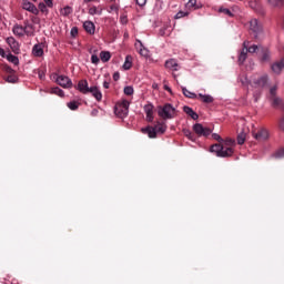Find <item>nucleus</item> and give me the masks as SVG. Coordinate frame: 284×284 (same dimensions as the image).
Wrapping results in <instances>:
<instances>
[{
	"mask_svg": "<svg viewBox=\"0 0 284 284\" xmlns=\"http://www.w3.org/2000/svg\"><path fill=\"white\" fill-rule=\"evenodd\" d=\"M210 152H213L221 159H227L234 154V149L225 148L223 144H213L210 149Z\"/></svg>",
	"mask_w": 284,
	"mask_h": 284,
	"instance_id": "nucleus-1",
	"label": "nucleus"
},
{
	"mask_svg": "<svg viewBox=\"0 0 284 284\" xmlns=\"http://www.w3.org/2000/svg\"><path fill=\"white\" fill-rule=\"evenodd\" d=\"M130 112V102L126 100L121 103L115 104L114 114L119 116V119H125Z\"/></svg>",
	"mask_w": 284,
	"mask_h": 284,
	"instance_id": "nucleus-2",
	"label": "nucleus"
},
{
	"mask_svg": "<svg viewBox=\"0 0 284 284\" xmlns=\"http://www.w3.org/2000/svg\"><path fill=\"white\" fill-rule=\"evenodd\" d=\"M175 112H176V109H174L172 104H165L163 106H160L158 110L159 116H161L164 120L174 119Z\"/></svg>",
	"mask_w": 284,
	"mask_h": 284,
	"instance_id": "nucleus-3",
	"label": "nucleus"
},
{
	"mask_svg": "<svg viewBox=\"0 0 284 284\" xmlns=\"http://www.w3.org/2000/svg\"><path fill=\"white\" fill-rule=\"evenodd\" d=\"M29 28H32V26H30V23L26 22L24 27L21 24H14L12 28V32L16 37H32V33L30 31H28Z\"/></svg>",
	"mask_w": 284,
	"mask_h": 284,
	"instance_id": "nucleus-4",
	"label": "nucleus"
},
{
	"mask_svg": "<svg viewBox=\"0 0 284 284\" xmlns=\"http://www.w3.org/2000/svg\"><path fill=\"white\" fill-rule=\"evenodd\" d=\"M250 30L253 32L254 38L258 39L261 32H263V26L258 22L257 19H252L250 21Z\"/></svg>",
	"mask_w": 284,
	"mask_h": 284,
	"instance_id": "nucleus-5",
	"label": "nucleus"
},
{
	"mask_svg": "<svg viewBox=\"0 0 284 284\" xmlns=\"http://www.w3.org/2000/svg\"><path fill=\"white\" fill-rule=\"evenodd\" d=\"M268 81H270V78L267 77V74H264L253 81L252 88H254L255 90L256 89L263 90V88L267 85Z\"/></svg>",
	"mask_w": 284,
	"mask_h": 284,
	"instance_id": "nucleus-6",
	"label": "nucleus"
},
{
	"mask_svg": "<svg viewBox=\"0 0 284 284\" xmlns=\"http://www.w3.org/2000/svg\"><path fill=\"white\" fill-rule=\"evenodd\" d=\"M193 131L195 132V134H197V136H210V134H212L210 128H204L201 123L194 124Z\"/></svg>",
	"mask_w": 284,
	"mask_h": 284,
	"instance_id": "nucleus-7",
	"label": "nucleus"
},
{
	"mask_svg": "<svg viewBox=\"0 0 284 284\" xmlns=\"http://www.w3.org/2000/svg\"><path fill=\"white\" fill-rule=\"evenodd\" d=\"M7 43L14 54L21 53V44H19V41L14 37L7 38Z\"/></svg>",
	"mask_w": 284,
	"mask_h": 284,
	"instance_id": "nucleus-8",
	"label": "nucleus"
},
{
	"mask_svg": "<svg viewBox=\"0 0 284 284\" xmlns=\"http://www.w3.org/2000/svg\"><path fill=\"white\" fill-rule=\"evenodd\" d=\"M55 81L58 85H61V88H64L67 90H70V88H72V80L68 75H58Z\"/></svg>",
	"mask_w": 284,
	"mask_h": 284,
	"instance_id": "nucleus-9",
	"label": "nucleus"
},
{
	"mask_svg": "<svg viewBox=\"0 0 284 284\" xmlns=\"http://www.w3.org/2000/svg\"><path fill=\"white\" fill-rule=\"evenodd\" d=\"M256 141H267L270 139V131L266 129H261L257 133H253Z\"/></svg>",
	"mask_w": 284,
	"mask_h": 284,
	"instance_id": "nucleus-10",
	"label": "nucleus"
},
{
	"mask_svg": "<svg viewBox=\"0 0 284 284\" xmlns=\"http://www.w3.org/2000/svg\"><path fill=\"white\" fill-rule=\"evenodd\" d=\"M22 8L23 10H27L28 12H31L32 14H39V10L37 9V6L34 3L24 0L22 1Z\"/></svg>",
	"mask_w": 284,
	"mask_h": 284,
	"instance_id": "nucleus-11",
	"label": "nucleus"
},
{
	"mask_svg": "<svg viewBox=\"0 0 284 284\" xmlns=\"http://www.w3.org/2000/svg\"><path fill=\"white\" fill-rule=\"evenodd\" d=\"M144 112L146 114V121H149V123H152V121H154V105H152L151 103L144 105Z\"/></svg>",
	"mask_w": 284,
	"mask_h": 284,
	"instance_id": "nucleus-12",
	"label": "nucleus"
},
{
	"mask_svg": "<svg viewBox=\"0 0 284 284\" xmlns=\"http://www.w3.org/2000/svg\"><path fill=\"white\" fill-rule=\"evenodd\" d=\"M165 68L168 70H172V72H179L181 67L179 65V62H176L175 59H170L165 61Z\"/></svg>",
	"mask_w": 284,
	"mask_h": 284,
	"instance_id": "nucleus-13",
	"label": "nucleus"
},
{
	"mask_svg": "<svg viewBox=\"0 0 284 284\" xmlns=\"http://www.w3.org/2000/svg\"><path fill=\"white\" fill-rule=\"evenodd\" d=\"M77 90H79V92L82 94H89L90 87L88 85V80H80L78 82Z\"/></svg>",
	"mask_w": 284,
	"mask_h": 284,
	"instance_id": "nucleus-14",
	"label": "nucleus"
},
{
	"mask_svg": "<svg viewBox=\"0 0 284 284\" xmlns=\"http://www.w3.org/2000/svg\"><path fill=\"white\" fill-rule=\"evenodd\" d=\"M247 45H250V42L244 41L243 49L239 55V63H245V61L247 60Z\"/></svg>",
	"mask_w": 284,
	"mask_h": 284,
	"instance_id": "nucleus-15",
	"label": "nucleus"
},
{
	"mask_svg": "<svg viewBox=\"0 0 284 284\" xmlns=\"http://www.w3.org/2000/svg\"><path fill=\"white\" fill-rule=\"evenodd\" d=\"M271 68L274 74H281L284 70V58L281 61L274 62Z\"/></svg>",
	"mask_w": 284,
	"mask_h": 284,
	"instance_id": "nucleus-16",
	"label": "nucleus"
},
{
	"mask_svg": "<svg viewBox=\"0 0 284 284\" xmlns=\"http://www.w3.org/2000/svg\"><path fill=\"white\" fill-rule=\"evenodd\" d=\"M89 94H92L95 100L101 101L103 99V93H101V90L98 89L97 85L90 87Z\"/></svg>",
	"mask_w": 284,
	"mask_h": 284,
	"instance_id": "nucleus-17",
	"label": "nucleus"
},
{
	"mask_svg": "<svg viewBox=\"0 0 284 284\" xmlns=\"http://www.w3.org/2000/svg\"><path fill=\"white\" fill-rule=\"evenodd\" d=\"M143 134H148L149 139H156V129L154 126H146L142 129Z\"/></svg>",
	"mask_w": 284,
	"mask_h": 284,
	"instance_id": "nucleus-18",
	"label": "nucleus"
},
{
	"mask_svg": "<svg viewBox=\"0 0 284 284\" xmlns=\"http://www.w3.org/2000/svg\"><path fill=\"white\" fill-rule=\"evenodd\" d=\"M183 112H185V114L191 116V119H193V121H197L199 113L194 112V110L192 108L185 105V106H183Z\"/></svg>",
	"mask_w": 284,
	"mask_h": 284,
	"instance_id": "nucleus-19",
	"label": "nucleus"
},
{
	"mask_svg": "<svg viewBox=\"0 0 284 284\" xmlns=\"http://www.w3.org/2000/svg\"><path fill=\"white\" fill-rule=\"evenodd\" d=\"M83 28H84L85 32H88L89 34H94L95 27L92 21H85L83 23Z\"/></svg>",
	"mask_w": 284,
	"mask_h": 284,
	"instance_id": "nucleus-20",
	"label": "nucleus"
},
{
	"mask_svg": "<svg viewBox=\"0 0 284 284\" xmlns=\"http://www.w3.org/2000/svg\"><path fill=\"white\" fill-rule=\"evenodd\" d=\"M33 57H41L43 54V44H34L32 48Z\"/></svg>",
	"mask_w": 284,
	"mask_h": 284,
	"instance_id": "nucleus-21",
	"label": "nucleus"
},
{
	"mask_svg": "<svg viewBox=\"0 0 284 284\" xmlns=\"http://www.w3.org/2000/svg\"><path fill=\"white\" fill-rule=\"evenodd\" d=\"M199 99H201L202 103H214V98L210 94L199 93Z\"/></svg>",
	"mask_w": 284,
	"mask_h": 284,
	"instance_id": "nucleus-22",
	"label": "nucleus"
},
{
	"mask_svg": "<svg viewBox=\"0 0 284 284\" xmlns=\"http://www.w3.org/2000/svg\"><path fill=\"white\" fill-rule=\"evenodd\" d=\"M260 52H262V61L264 62L270 61L271 53L268 48L262 47L260 49Z\"/></svg>",
	"mask_w": 284,
	"mask_h": 284,
	"instance_id": "nucleus-23",
	"label": "nucleus"
},
{
	"mask_svg": "<svg viewBox=\"0 0 284 284\" xmlns=\"http://www.w3.org/2000/svg\"><path fill=\"white\" fill-rule=\"evenodd\" d=\"M154 128L156 134H165V131L168 130V125L161 122H158V124Z\"/></svg>",
	"mask_w": 284,
	"mask_h": 284,
	"instance_id": "nucleus-24",
	"label": "nucleus"
},
{
	"mask_svg": "<svg viewBox=\"0 0 284 284\" xmlns=\"http://www.w3.org/2000/svg\"><path fill=\"white\" fill-rule=\"evenodd\" d=\"M222 145H224V148H234V145H236V140L232 138H226L225 140H223Z\"/></svg>",
	"mask_w": 284,
	"mask_h": 284,
	"instance_id": "nucleus-25",
	"label": "nucleus"
},
{
	"mask_svg": "<svg viewBox=\"0 0 284 284\" xmlns=\"http://www.w3.org/2000/svg\"><path fill=\"white\" fill-rule=\"evenodd\" d=\"M100 59L103 63H108V61H110V59H112V54H110L109 51H101Z\"/></svg>",
	"mask_w": 284,
	"mask_h": 284,
	"instance_id": "nucleus-26",
	"label": "nucleus"
},
{
	"mask_svg": "<svg viewBox=\"0 0 284 284\" xmlns=\"http://www.w3.org/2000/svg\"><path fill=\"white\" fill-rule=\"evenodd\" d=\"M261 48H263V45H261V44H252L251 47L248 44L247 52H250V54H254L256 52H261Z\"/></svg>",
	"mask_w": 284,
	"mask_h": 284,
	"instance_id": "nucleus-27",
	"label": "nucleus"
},
{
	"mask_svg": "<svg viewBox=\"0 0 284 284\" xmlns=\"http://www.w3.org/2000/svg\"><path fill=\"white\" fill-rule=\"evenodd\" d=\"M182 92H183L184 97H186V99H196V97H197L196 93L191 92L185 87H182Z\"/></svg>",
	"mask_w": 284,
	"mask_h": 284,
	"instance_id": "nucleus-28",
	"label": "nucleus"
},
{
	"mask_svg": "<svg viewBox=\"0 0 284 284\" xmlns=\"http://www.w3.org/2000/svg\"><path fill=\"white\" fill-rule=\"evenodd\" d=\"M7 60L9 61V63H13V65H19V57L13 55L12 53H9L7 55Z\"/></svg>",
	"mask_w": 284,
	"mask_h": 284,
	"instance_id": "nucleus-29",
	"label": "nucleus"
},
{
	"mask_svg": "<svg viewBox=\"0 0 284 284\" xmlns=\"http://www.w3.org/2000/svg\"><path fill=\"white\" fill-rule=\"evenodd\" d=\"M60 14H61L62 17H70V14H72V7L67 6V7L62 8V9L60 10Z\"/></svg>",
	"mask_w": 284,
	"mask_h": 284,
	"instance_id": "nucleus-30",
	"label": "nucleus"
},
{
	"mask_svg": "<svg viewBox=\"0 0 284 284\" xmlns=\"http://www.w3.org/2000/svg\"><path fill=\"white\" fill-rule=\"evenodd\" d=\"M50 92H51V94H57L58 97H65V93L59 87L52 88Z\"/></svg>",
	"mask_w": 284,
	"mask_h": 284,
	"instance_id": "nucleus-31",
	"label": "nucleus"
},
{
	"mask_svg": "<svg viewBox=\"0 0 284 284\" xmlns=\"http://www.w3.org/2000/svg\"><path fill=\"white\" fill-rule=\"evenodd\" d=\"M79 105H81V103L77 101H71L67 103V108H69V110H72V111L79 110Z\"/></svg>",
	"mask_w": 284,
	"mask_h": 284,
	"instance_id": "nucleus-32",
	"label": "nucleus"
},
{
	"mask_svg": "<svg viewBox=\"0 0 284 284\" xmlns=\"http://www.w3.org/2000/svg\"><path fill=\"white\" fill-rule=\"evenodd\" d=\"M124 70H130L132 68V55H126L123 64Z\"/></svg>",
	"mask_w": 284,
	"mask_h": 284,
	"instance_id": "nucleus-33",
	"label": "nucleus"
},
{
	"mask_svg": "<svg viewBox=\"0 0 284 284\" xmlns=\"http://www.w3.org/2000/svg\"><path fill=\"white\" fill-rule=\"evenodd\" d=\"M89 14H91L92 17H94V14L101 16L103 14V10H99V8L93 6L89 9Z\"/></svg>",
	"mask_w": 284,
	"mask_h": 284,
	"instance_id": "nucleus-34",
	"label": "nucleus"
},
{
	"mask_svg": "<svg viewBox=\"0 0 284 284\" xmlns=\"http://www.w3.org/2000/svg\"><path fill=\"white\" fill-rule=\"evenodd\" d=\"M267 3L272 8H278V6H283V0H267Z\"/></svg>",
	"mask_w": 284,
	"mask_h": 284,
	"instance_id": "nucleus-35",
	"label": "nucleus"
},
{
	"mask_svg": "<svg viewBox=\"0 0 284 284\" xmlns=\"http://www.w3.org/2000/svg\"><path fill=\"white\" fill-rule=\"evenodd\" d=\"M261 94H263L262 89H255V91L253 93V99H254L255 103H258V99H261Z\"/></svg>",
	"mask_w": 284,
	"mask_h": 284,
	"instance_id": "nucleus-36",
	"label": "nucleus"
},
{
	"mask_svg": "<svg viewBox=\"0 0 284 284\" xmlns=\"http://www.w3.org/2000/svg\"><path fill=\"white\" fill-rule=\"evenodd\" d=\"M124 94H126V97H132L134 94V88L131 85L124 87Z\"/></svg>",
	"mask_w": 284,
	"mask_h": 284,
	"instance_id": "nucleus-37",
	"label": "nucleus"
},
{
	"mask_svg": "<svg viewBox=\"0 0 284 284\" xmlns=\"http://www.w3.org/2000/svg\"><path fill=\"white\" fill-rule=\"evenodd\" d=\"M154 10L156 12H161V10H163V2L161 0H156L155 4H154Z\"/></svg>",
	"mask_w": 284,
	"mask_h": 284,
	"instance_id": "nucleus-38",
	"label": "nucleus"
},
{
	"mask_svg": "<svg viewBox=\"0 0 284 284\" xmlns=\"http://www.w3.org/2000/svg\"><path fill=\"white\" fill-rule=\"evenodd\" d=\"M40 12H42L43 14H48V6L43 2H40L38 6Z\"/></svg>",
	"mask_w": 284,
	"mask_h": 284,
	"instance_id": "nucleus-39",
	"label": "nucleus"
},
{
	"mask_svg": "<svg viewBox=\"0 0 284 284\" xmlns=\"http://www.w3.org/2000/svg\"><path fill=\"white\" fill-rule=\"evenodd\" d=\"M278 90V87L277 85H273L271 89H270V97L268 99H274V97H276V91Z\"/></svg>",
	"mask_w": 284,
	"mask_h": 284,
	"instance_id": "nucleus-40",
	"label": "nucleus"
},
{
	"mask_svg": "<svg viewBox=\"0 0 284 284\" xmlns=\"http://www.w3.org/2000/svg\"><path fill=\"white\" fill-rule=\"evenodd\" d=\"M6 81L7 83H17L19 81V78H17V75L11 74L7 77Z\"/></svg>",
	"mask_w": 284,
	"mask_h": 284,
	"instance_id": "nucleus-41",
	"label": "nucleus"
},
{
	"mask_svg": "<svg viewBox=\"0 0 284 284\" xmlns=\"http://www.w3.org/2000/svg\"><path fill=\"white\" fill-rule=\"evenodd\" d=\"M183 133H184V136H187V139H190V141H194V133H192V131L184 129Z\"/></svg>",
	"mask_w": 284,
	"mask_h": 284,
	"instance_id": "nucleus-42",
	"label": "nucleus"
},
{
	"mask_svg": "<svg viewBox=\"0 0 284 284\" xmlns=\"http://www.w3.org/2000/svg\"><path fill=\"white\" fill-rule=\"evenodd\" d=\"M237 143L239 145H243V143H245V133H240L237 135Z\"/></svg>",
	"mask_w": 284,
	"mask_h": 284,
	"instance_id": "nucleus-43",
	"label": "nucleus"
},
{
	"mask_svg": "<svg viewBox=\"0 0 284 284\" xmlns=\"http://www.w3.org/2000/svg\"><path fill=\"white\" fill-rule=\"evenodd\" d=\"M187 14H190V12H185V11H179L176 14H175V17H174V19H183V17H187Z\"/></svg>",
	"mask_w": 284,
	"mask_h": 284,
	"instance_id": "nucleus-44",
	"label": "nucleus"
},
{
	"mask_svg": "<svg viewBox=\"0 0 284 284\" xmlns=\"http://www.w3.org/2000/svg\"><path fill=\"white\" fill-rule=\"evenodd\" d=\"M220 12H223V14H227V17H234V13L230 9L221 8Z\"/></svg>",
	"mask_w": 284,
	"mask_h": 284,
	"instance_id": "nucleus-45",
	"label": "nucleus"
},
{
	"mask_svg": "<svg viewBox=\"0 0 284 284\" xmlns=\"http://www.w3.org/2000/svg\"><path fill=\"white\" fill-rule=\"evenodd\" d=\"M195 6H196V0H189V1L186 2V8H187L189 10H191V8H195Z\"/></svg>",
	"mask_w": 284,
	"mask_h": 284,
	"instance_id": "nucleus-46",
	"label": "nucleus"
},
{
	"mask_svg": "<svg viewBox=\"0 0 284 284\" xmlns=\"http://www.w3.org/2000/svg\"><path fill=\"white\" fill-rule=\"evenodd\" d=\"M99 55L97 54H92L91 55V63H93L94 65H99Z\"/></svg>",
	"mask_w": 284,
	"mask_h": 284,
	"instance_id": "nucleus-47",
	"label": "nucleus"
},
{
	"mask_svg": "<svg viewBox=\"0 0 284 284\" xmlns=\"http://www.w3.org/2000/svg\"><path fill=\"white\" fill-rule=\"evenodd\" d=\"M212 139H214L215 141H219L220 143H223V138H221V135H219L217 133H213Z\"/></svg>",
	"mask_w": 284,
	"mask_h": 284,
	"instance_id": "nucleus-48",
	"label": "nucleus"
},
{
	"mask_svg": "<svg viewBox=\"0 0 284 284\" xmlns=\"http://www.w3.org/2000/svg\"><path fill=\"white\" fill-rule=\"evenodd\" d=\"M110 12H119V4H111Z\"/></svg>",
	"mask_w": 284,
	"mask_h": 284,
	"instance_id": "nucleus-49",
	"label": "nucleus"
},
{
	"mask_svg": "<svg viewBox=\"0 0 284 284\" xmlns=\"http://www.w3.org/2000/svg\"><path fill=\"white\" fill-rule=\"evenodd\" d=\"M275 156H276V159H283V156H284V149L277 151Z\"/></svg>",
	"mask_w": 284,
	"mask_h": 284,
	"instance_id": "nucleus-50",
	"label": "nucleus"
},
{
	"mask_svg": "<svg viewBox=\"0 0 284 284\" xmlns=\"http://www.w3.org/2000/svg\"><path fill=\"white\" fill-rule=\"evenodd\" d=\"M43 1L47 4V8H53L54 7L53 0H43Z\"/></svg>",
	"mask_w": 284,
	"mask_h": 284,
	"instance_id": "nucleus-51",
	"label": "nucleus"
},
{
	"mask_svg": "<svg viewBox=\"0 0 284 284\" xmlns=\"http://www.w3.org/2000/svg\"><path fill=\"white\" fill-rule=\"evenodd\" d=\"M241 83L242 85H250V80L247 79V77H244L241 79Z\"/></svg>",
	"mask_w": 284,
	"mask_h": 284,
	"instance_id": "nucleus-52",
	"label": "nucleus"
},
{
	"mask_svg": "<svg viewBox=\"0 0 284 284\" xmlns=\"http://www.w3.org/2000/svg\"><path fill=\"white\" fill-rule=\"evenodd\" d=\"M77 34H79V29L77 27H73L71 29V36L77 37Z\"/></svg>",
	"mask_w": 284,
	"mask_h": 284,
	"instance_id": "nucleus-53",
	"label": "nucleus"
},
{
	"mask_svg": "<svg viewBox=\"0 0 284 284\" xmlns=\"http://www.w3.org/2000/svg\"><path fill=\"white\" fill-rule=\"evenodd\" d=\"M135 1L140 6V8H143V6H145V3H148V0H135Z\"/></svg>",
	"mask_w": 284,
	"mask_h": 284,
	"instance_id": "nucleus-54",
	"label": "nucleus"
},
{
	"mask_svg": "<svg viewBox=\"0 0 284 284\" xmlns=\"http://www.w3.org/2000/svg\"><path fill=\"white\" fill-rule=\"evenodd\" d=\"M141 57H148V50L146 49H140Z\"/></svg>",
	"mask_w": 284,
	"mask_h": 284,
	"instance_id": "nucleus-55",
	"label": "nucleus"
},
{
	"mask_svg": "<svg viewBox=\"0 0 284 284\" xmlns=\"http://www.w3.org/2000/svg\"><path fill=\"white\" fill-rule=\"evenodd\" d=\"M121 79V74L119 72L113 73V80L119 81Z\"/></svg>",
	"mask_w": 284,
	"mask_h": 284,
	"instance_id": "nucleus-56",
	"label": "nucleus"
},
{
	"mask_svg": "<svg viewBox=\"0 0 284 284\" xmlns=\"http://www.w3.org/2000/svg\"><path fill=\"white\" fill-rule=\"evenodd\" d=\"M280 129L284 132V116L280 120Z\"/></svg>",
	"mask_w": 284,
	"mask_h": 284,
	"instance_id": "nucleus-57",
	"label": "nucleus"
},
{
	"mask_svg": "<svg viewBox=\"0 0 284 284\" xmlns=\"http://www.w3.org/2000/svg\"><path fill=\"white\" fill-rule=\"evenodd\" d=\"M6 71L9 73V74H14V69L10 68V67H7L6 68Z\"/></svg>",
	"mask_w": 284,
	"mask_h": 284,
	"instance_id": "nucleus-58",
	"label": "nucleus"
},
{
	"mask_svg": "<svg viewBox=\"0 0 284 284\" xmlns=\"http://www.w3.org/2000/svg\"><path fill=\"white\" fill-rule=\"evenodd\" d=\"M103 88H104L105 90H109V89H110V82L104 81V82H103Z\"/></svg>",
	"mask_w": 284,
	"mask_h": 284,
	"instance_id": "nucleus-59",
	"label": "nucleus"
},
{
	"mask_svg": "<svg viewBox=\"0 0 284 284\" xmlns=\"http://www.w3.org/2000/svg\"><path fill=\"white\" fill-rule=\"evenodd\" d=\"M38 75L41 80L45 79V73L43 71H40Z\"/></svg>",
	"mask_w": 284,
	"mask_h": 284,
	"instance_id": "nucleus-60",
	"label": "nucleus"
},
{
	"mask_svg": "<svg viewBox=\"0 0 284 284\" xmlns=\"http://www.w3.org/2000/svg\"><path fill=\"white\" fill-rule=\"evenodd\" d=\"M0 57L6 58V50L3 48H0Z\"/></svg>",
	"mask_w": 284,
	"mask_h": 284,
	"instance_id": "nucleus-61",
	"label": "nucleus"
},
{
	"mask_svg": "<svg viewBox=\"0 0 284 284\" xmlns=\"http://www.w3.org/2000/svg\"><path fill=\"white\" fill-rule=\"evenodd\" d=\"M164 90H166V92L172 93V89L169 85H166V84H164Z\"/></svg>",
	"mask_w": 284,
	"mask_h": 284,
	"instance_id": "nucleus-62",
	"label": "nucleus"
},
{
	"mask_svg": "<svg viewBox=\"0 0 284 284\" xmlns=\"http://www.w3.org/2000/svg\"><path fill=\"white\" fill-rule=\"evenodd\" d=\"M98 113H99L98 110H93V111H92V115H93V116H95V114H98Z\"/></svg>",
	"mask_w": 284,
	"mask_h": 284,
	"instance_id": "nucleus-63",
	"label": "nucleus"
},
{
	"mask_svg": "<svg viewBox=\"0 0 284 284\" xmlns=\"http://www.w3.org/2000/svg\"><path fill=\"white\" fill-rule=\"evenodd\" d=\"M89 52H90V53L97 52V49H94V50H93V49H90Z\"/></svg>",
	"mask_w": 284,
	"mask_h": 284,
	"instance_id": "nucleus-64",
	"label": "nucleus"
}]
</instances>
